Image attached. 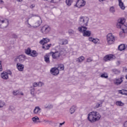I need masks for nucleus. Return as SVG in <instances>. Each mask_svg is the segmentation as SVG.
Returning a JSON list of instances; mask_svg holds the SVG:
<instances>
[{"mask_svg":"<svg viewBox=\"0 0 127 127\" xmlns=\"http://www.w3.org/2000/svg\"><path fill=\"white\" fill-rule=\"evenodd\" d=\"M33 87H37V86H38V83H37V82H34L33 83Z\"/></svg>","mask_w":127,"mask_h":127,"instance_id":"nucleus-49","label":"nucleus"},{"mask_svg":"<svg viewBox=\"0 0 127 127\" xmlns=\"http://www.w3.org/2000/svg\"><path fill=\"white\" fill-rule=\"evenodd\" d=\"M75 111H76V106H73L70 109V113L71 115H72V114H74V113H75Z\"/></svg>","mask_w":127,"mask_h":127,"instance_id":"nucleus-27","label":"nucleus"},{"mask_svg":"<svg viewBox=\"0 0 127 127\" xmlns=\"http://www.w3.org/2000/svg\"><path fill=\"white\" fill-rule=\"evenodd\" d=\"M124 79H125V77L124 76H121L120 78H116L114 80L115 85H117L119 86V85H121L124 81Z\"/></svg>","mask_w":127,"mask_h":127,"instance_id":"nucleus-9","label":"nucleus"},{"mask_svg":"<svg viewBox=\"0 0 127 127\" xmlns=\"http://www.w3.org/2000/svg\"><path fill=\"white\" fill-rule=\"evenodd\" d=\"M12 37H13V38H17V35L15 34H13L12 35Z\"/></svg>","mask_w":127,"mask_h":127,"instance_id":"nucleus-51","label":"nucleus"},{"mask_svg":"<svg viewBox=\"0 0 127 127\" xmlns=\"http://www.w3.org/2000/svg\"><path fill=\"white\" fill-rule=\"evenodd\" d=\"M58 69L59 70H60V71H63V70H64V64H60L59 65Z\"/></svg>","mask_w":127,"mask_h":127,"instance_id":"nucleus-35","label":"nucleus"},{"mask_svg":"<svg viewBox=\"0 0 127 127\" xmlns=\"http://www.w3.org/2000/svg\"><path fill=\"white\" fill-rule=\"evenodd\" d=\"M18 93H19L18 91H14L13 92V94L14 95V96H16L18 95Z\"/></svg>","mask_w":127,"mask_h":127,"instance_id":"nucleus-41","label":"nucleus"},{"mask_svg":"<svg viewBox=\"0 0 127 127\" xmlns=\"http://www.w3.org/2000/svg\"><path fill=\"white\" fill-rule=\"evenodd\" d=\"M85 4L86 1L84 0H77L76 4L74 5V6H76V7L80 8L81 7H83V6H85Z\"/></svg>","mask_w":127,"mask_h":127,"instance_id":"nucleus-7","label":"nucleus"},{"mask_svg":"<svg viewBox=\"0 0 127 127\" xmlns=\"http://www.w3.org/2000/svg\"><path fill=\"white\" fill-rule=\"evenodd\" d=\"M65 124V122H64L63 123H60V126H63Z\"/></svg>","mask_w":127,"mask_h":127,"instance_id":"nucleus-60","label":"nucleus"},{"mask_svg":"<svg viewBox=\"0 0 127 127\" xmlns=\"http://www.w3.org/2000/svg\"><path fill=\"white\" fill-rule=\"evenodd\" d=\"M50 55L52 56L53 59L58 60V61H61L64 59L66 55V50L62 49L60 51H56L54 52H51L49 54H47L44 57V59L46 63L49 64L50 63Z\"/></svg>","mask_w":127,"mask_h":127,"instance_id":"nucleus-1","label":"nucleus"},{"mask_svg":"<svg viewBox=\"0 0 127 127\" xmlns=\"http://www.w3.org/2000/svg\"><path fill=\"white\" fill-rule=\"evenodd\" d=\"M43 123H45V124H49V123H50V121L48 120H43Z\"/></svg>","mask_w":127,"mask_h":127,"instance_id":"nucleus-44","label":"nucleus"},{"mask_svg":"<svg viewBox=\"0 0 127 127\" xmlns=\"http://www.w3.org/2000/svg\"><path fill=\"white\" fill-rule=\"evenodd\" d=\"M2 71V66L1 65V61H0V72Z\"/></svg>","mask_w":127,"mask_h":127,"instance_id":"nucleus-46","label":"nucleus"},{"mask_svg":"<svg viewBox=\"0 0 127 127\" xmlns=\"http://www.w3.org/2000/svg\"><path fill=\"white\" fill-rule=\"evenodd\" d=\"M125 22H126V20L124 18H121L118 20L117 23V28H121L123 30L120 32V37L121 38H124L126 35L125 33H127V26L125 25Z\"/></svg>","mask_w":127,"mask_h":127,"instance_id":"nucleus-2","label":"nucleus"},{"mask_svg":"<svg viewBox=\"0 0 127 127\" xmlns=\"http://www.w3.org/2000/svg\"><path fill=\"white\" fill-rule=\"evenodd\" d=\"M27 24H29V19H28L27 18V21H26Z\"/></svg>","mask_w":127,"mask_h":127,"instance_id":"nucleus-59","label":"nucleus"},{"mask_svg":"<svg viewBox=\"0 0 127 127\" xmlns=\"http://www.w3.org/2000/svg\"><path fill=\"white\" fill-rule=\"evenodd\" d=\"M7 72H7V73L8 75H11V74H12V73L11 72V71L10 70H8Z\"/></svg>","mask_w":127,"mask_h":127,"instance_id":"nucleus-56","label":"nucleus"},{"mask_svg":"<svg viewBox=\"0 0 127 127\" xmlns=\"http://www.w3.org/2000/svg\"><path fill=\"white\" fill-rule=\"evenodd\" d=\"M126 48H127V45L124 44H121L118 47V49L120 51H123V50H125Z\"/></svg>","mask_w":127,"mask_h":127,"instance_id":"nucleus-20","label":"nucleus"},{"mask_svg":"<svg viewBox=\"0 0 127 127\" xmlns=\"http://www.w3.org/2000/svg\"><path fill=\"white\" fill-rule=\"evenodd\" d=\"M61 0H58L57 1H54V0H50L49 2H52L53 3H56V2H59V1H61Z\"/></svg>","mask_w":127,"mask_h":127,"instance_id":"nucleus-40","label":"nucleus"},{"mask_svg":"<svg viewBox=\"0 0 127 127\" xmlns=\"http://www.w3.org/2000/svg\"><path fill=\"white\" fill-rule=\"evenodd\" d=\"M74 30L73 29H69L68 31V33L69 34V35H73V34H74Z\"/></svg>","mask_w":127,"mask_h":127,"instance_id":"nucleus-38","label":"nucleus"},{"mask_svg":"<svg viewBox=\"0 0 127 127\" xmlns=\"http://www.w3.org/2000/svg\"><path fill=\"white\" fill-rule=\"evenodd\" d=\"M116 105L120 107H123V106H125V103H123L122 101H117Z\"/></svg>","mask_w":127,"mask_h":127,"instance_id":"nucleus-30","label":"nucleus"},{"mask_svg":"<svg viewBox=\"0 0 127 127\" xmlns=\"http://www.w3.org/2000/svg\"><path fill=\"white\" fill-rule=\"evenodd\" d=\"M17 1L20 2V1H22V0H17Z\"/></svg>","mask_w":127,"mask_h":127,"instance_id":"nucleus-62","label":"nucleus"},{"mask_svg":"<svg viewBox=\"0 0 127 127\" xmlns=\"http://www.w3.org/2000/svg\"><path fill=\"white\" fill-rule=\"evenodd\" d=\"M100 107H102V105H101L100 103H97L95 106V108H100Z\"/></svg>","mask_w":127,"mask_h":127,"instance_id":"nucleus-45","label":"nucleus"},{"mask_svg":"<svg viewBox=\"0 0 127 127\" xmlns=\"http://www.w3.org/2000/svg\"><path fill=\"white\" fill-rule=\"evenodd\" d=\"M91 34H92V32H91V31L87 30H86L83 32V33H82L83 36H84V37H90V36H91Z\"/></svg>","mask_w":127,"mask_h":127,"instance_id":"nucleus-16","label":"nucleus"},{"mask_svg":"<svg viewBox=\"0 0 127 127\" xmlns=\"http://www.w3.org/2000/svg\"><path fill=\"white\" fill-rule=\"evenodd\" d=\"M43 46H42V48L43 49H44L45 50H48V49H49V48H50V47H51L52 46V44H42Z\"/></svg>","mask_w":127,"mask_h":127,"instance_id":"nucleus-22","label":"nucleus"},{"mask_svg":"<svg viewBox=\"0 0 127 127\" xmlns=\"http://www.w3.org/2000/svg\"><path fill=\"white\" fill-rule=\"evenodd\" d=\"M38 55V54L36 52V51H33L31 53V55L30 56L32 57H37Z\"/></svg>","mask_w":127,"mask_h":127,"instance_id":"nucleus-26","label":"nucleus"},{"mask_svg":"<svg viewBox=\"0 0 127 127\" xmlns=\"http://www.w3.org/2000/svg\"><path fill=\"white\" fill-rule=\"evenodd\" d=\"M6 22L7 24H8V20H0V28H1V24Z\"/></svg>","mask_w":127,"mask_h":127,"instance_id":"nucleus-29","label":"nucleus"},{"mask_svg":"<svg viewBox=\"0 0 127 127\" xmlns=\"http://www.w3.org/2000/svg\"><path fill=\"white\" fill-rule=\"evenodd\" d=\"M51 30V28H50V26L45 25L41 28V32H42V33H43V34H48V33H49V32H50Z\"/></svg>","mask_w":127,"mask_h":127,"instance_id":"nucleus-6","label":"nucleus"},{"mask_svg":"<svg viewBox=\"0 0 127 127\" xmlns=\"http://www.w3.org/2000/svg\"><path fill=\"white\" fill-rule=\"evenodd\" d=\"M3 3H4L3 0H0V4H3Z\"/></svg>","mask_w":127,"mask_h":127,"instance_id":"nucleus-58","label":"nucleus"},{"mask_svg":"<svg viewBox=\"0 0 127 127\" xmlns=\"http://www.w3.org/2000/svg\"><path fill=\"white\" fill-rule=\"evenodd\" d=\"M104 0H99V1H104Z\"/></svg>","mask_w":127,"mask_h":127,"instance_id":"nucleus-64","label":"nucleus"},{"mask_svg":"<svg viewBox=\"0 0 127 127\" xmlns=\"http://www.w3.org/2000/svg\"><path fill=\"white\" fill-rule=\"evenodd\" d=\"M4 105H5V103L4 102L0 100V108H3L4 106Z\"/></svg>","mask_w":127,"mask_h":127,"instance_id":"nucleus-39","label":"nucleus"},{"mask_svg":"<svg viewBox=\"0 0 127 127\" xmlns=\"http://www.w3.org/2000/svg\"><path fill=\"white\" fill-rule=\"evenodd\" d=\"M33 16H37V15H34L33 14H32L31 15H30L29 16H28V19H30V18H31V17H33Z\"/></svg>","mask_w":127,"mask_h":127,"instance_id":"nucleus-42","label":"nucleus"},{"mask_svg":"<svg viewBox=\"0 0 127 127\" xmlns=\"http://www.w3.org/2000/svg\"><path fill=\"white\" fill-rule=\"evenodd\" d=\"M44 0L46 1H50V0Z\"/></svg>","mask_w":127,"mask_h":127,"instance_id":"nucleus-63","label":"nucleus"},{"mask_svg":"<svg viewBox=\"0 0 127 127\" xmlns=\"http://www.w3.org/2000/svg\"><path fill=\"white\" fill-rule=\"evenodd\" d=\"M0 76L2 79H4V80H7V78H8V73L5 71L2 72Z\"/></svg>","mask_w":127,"mask_h":127,"instance_id":"nucleus-18","label":"nucleus"},{"mask_svg":"<svg viewBox=\"0 0 127 127\" xmlns=\"http://www.w3.org/2000/svg\"><path fill=\"white\" fill-rule=\"evenodd\" d=\"M41 23H42V20H41V18H40V20H38L37 22L36 23V25L34 26V28L38 27L39 26H40L41 25Z\"/></svg>","mask_w":127,"mask_h":127,"instance_id":"nucleus-24","label":"nucleus"},{"mask_svg":"<svg viewBox=\"0 0 127 127\" xmlns=\"http://www.w3.org/2000/svg\"><path fill=\"white\" fill-rule=\"evenodd\" d=\"M100 102L101 105H102V104H103V103L104 102V100H100Z\"/></svg>","mask_w":127,"mask_h":127,"instance_id":"nucleus-61","label":"nucleus"},{"mask_svg":"<svg viewBox=\"0 0 127 127\" xmlns=\"http://www.w3.org/2000/svg\"><path fill=\"white\" fill-rule=\"evenodd\" d=\"M16 67L19 71H22L24 69V65L21 64L20 63H17L16 64Z\"/></svg>","mask_w":127,"mask_h":127,"instance_id":"nucleus-13","label":"nucleus"},{"mask_svg":"<svg viewBox=\"0 0 127 127\" xmlns=\"http://www.w3.org/2000/svg\"><path fill=\"white\" fill-rule=\"evenodd\" d=\"M42 85H43V83L42 82H39L38 83V86L39 87H42Z\"/></svg>","mask_w":127,"mask_h":127,"instance_id":"nucleus-50","label":"nucleus"},{"mask_svg":"<svg viewBox=\"0 0 127 127\" xmlns=\"http://www.w3.org/2000/svg\"><path fill=\"white\" fill-rule=\"evenodd\" d=\"M40 113H41V108L39 106L35 107L33 111L34 115H39Z\"/></svg>","mask_w":127,"mask_h":127,"instance_id":"nucleus-12","label":"nucleus"},{"mask_svg":"<svg viewBox=\"0 0 127 127\" xmlns=\"http://www.w3.org/2000/svg\"><path fill=\"white\" fill-rule=\"evenodd\" d=\"M87 27H85L84 26H81L77 28V30L82 34H83L84 32L85 31V30H87Z\"/></svg>","mask_w":127,"mask_h":127,"instance_id":"nucleus-15","label":"nucleus"},{"mask_svg":"<svg viewBox=\"0 0 127 127\" xmlns=\"http://www.w3.org/2000/svg\"><path fill=\"white\" fill-rule=\"evenodd\" d=\"M118 1H119V5L120 8L123 10L125 9V8H126V6H125V4H124V2L122 1V0H118Z\"/></svg>","mask_w":127,"mask_h":127,"instance_id":"nucleus-23","label":"nucleus"},{"mask_svg":"<svg viewBox=\"0 0 127 127\" xmlns=\"http://www.w3.org/2000/svg\"><path fill=\"white\" fill-rule=\"evenodd\" d=\"M104 61H111L114 59V55H108L104 57Z\"/></svg>","mask_w":127,"mask_h":127,"instance_id":"nucleus-11","label":"nucleus"},{"mask_svg":"<svg viewBox=\"0 0 127 127\" xmlns=\"http://www.w3.org/2000/svg\"><path fill=\"white\" fill-rule=\"evenodd\" d=\"M123 71H124V72H127V68H126V67H124V68H123Z\"/></svg>","mask_w":127,"mask_h":127,"instance_id":"nucleus-57","label":"nucleus"},{"mask_svg":"<svg viewBox=\"0 0 127 127\" xmlns=\"http://www.w3.org/2000/svg\"><path fill=\"white\" fill-rule=\"evenodd\" d=\"M68 41L67 39H59V44H60L61 45H66L68 44Z\"/></svg>","mask_w":127,"mask_h":127,"instance_id":"nucleus-14","label":"nucleus"},{"mask_svg":"<svg viewBox=\"0 0 127 127\" xmlns=\"http://www.w3.org/2000/svg\"><path fill=\"white\" fill-rule=\"evenodd\" d=\"M9 110H10V111H14V107H13V106H10Z\"/></svg>","mask_w":127,"mask_h":127,"instance_id":"nucleus-52","label":"nucleus"},{"mask_svg":"<svg viewBox=\"0 0 127 127\" xmlns=\"http://www.w3.org/2000/svg\"><path fill=\"white\" fill-rule=\"evenodd\" d=\"M53 105L50 104H47L45 105V109H52Z\"/></svg>","mask_w":127,"mask_h":127,"instance_id":"nucleus-31","label":"nucleus"},{"mask_svg":"<svg viewBox=\"0 0 127 127\" xmlns=\"http://www.w3.org/2000/svg\"><path fill=\"white\" fill-rule=\"evenodd\" d=\"M25 53L27 55H29V56H30L31 54V50H30V48H28L27 50H25Z\"/></svg>","mask_w":127,"mask_h":127,"instance_id":"nucleus-32","label":"nucleus"},{"mask_svg":"<svg viewBox=\"0 0 127 127\" xmlns=\"http://www.w3.org/2000/svg\"><path fill=\"white\" fill-rule=\"evenodd\" d=\"M112 72L114 73L115 74H120L121 73V70L114 68L112 70Z\"/></svg>","mask_w":127,"mask_h":127,"instance_id":"nucleus-28","label":"nucleus"},{"mask_svg":"<svg viewBox=\"0 0 127 127\" xmlns=\"http://www.w3.org/2000/svg\"><path fill=\"white\" fill-rule=\"evenodd\" d=\"M32 121L34 123V124H38L39 123H41L38 117L36 116L32 118Z\"/></svg>","mask_w":127,"mask_h":127,"instance_id":"nucleus-17","label":"nucleus"},{"mask_svg":"<svg viewBox=\"0 0 127 127\" xmlns=\"http://www.w3.org/2000/svg\"><path fill=\"white\" fill-rule=\"evenodd\" d=\"M123 95H126V96H127V90L123 89Z\"/></svg>","mask_w":127,"mask_h":127,"instance_id":"nucleus-47","label":"nucleus"},{"mask_svg":"<svg viewBox=\"0 0 127 127\" xmlns=\"http://www.w3.org/2000/svg\"><path fill=\"white\" fill-rule=\"evenodd\" d=\"M100 77L101 78H105V79H108V78H109V76L108 75V73H107L106 72H104V73L101 74L100 75Z\"/></svg>","mask_w":127,"mask_h":127,"instance_id":"nucleus-33","label":"nucleus"},{"mask_svg":"<svg viewBox=\"0 0 127 127\" xmlns=\"http://www.w3.org/2000/svg\"><path fill=\"white\" fill-rule=\"evenodd\" d=\"M110 12H112V13H115L116 12V10L115 9V7L112 6L110 8Z\"/></svg>","mask_w":127,"mask_h":127,"instance_id":"nucleus-37","label":"nucleus"},{"mask_svg":"<svg viewBox=\"0 0 127 127\" xmlns=\"http://www.w3.org/2000/svg\"><path fill=\"white\" fill-rule=\"evenodd\" d=\"M50 40L48 38H43L40 41V44H47Z\"/></svg>","mask_w":127,"mask_h":127,"instance_id":"nucleus-21","label":"nucleus"},{"mask_svg":"<svg viewBox=\"0 0 127 127\" xmlns=\"http://www.w3.org/2000/svg\"><path fill=\"white\" fill-rule=\"evenodd\" d=\"M65 3L68 6H70L71 4H72V0H66Z\"/></svg>","mask_w":127,"mask_h":127,"instance_id":"nucleus-36","label":"nucleus"},{"mask_svg":"<svg viewBox=\"0 0 127 127\" xmlns=\"http://www.w3.org/2000/svg\"><path fill=\"white\" fill-rule=\"evenodd\" d=\"M124 127H127V121H126L124 124Z\"/></svg>","mask_w":127,"mask_h":127,"instance_id":"nucleus-54","label":"nucleus"},{"mask_svg":"<svg viewBox=\"0 0 127 127\" xmlns=\"http://www.w3.org/2000/svg\"><path fill=\"white\" fill-rule=\"evenodd\" d=\"M50 72L52 75L56 76L59 74V69L57 67H53L51 68Z\"/></svg>","mask_w":127,"mask_h":127,"instance_id":"nucleus-10","label":"nucleus"},{"mask_svg":"<svg viewBox=\"0 0 127 127\" xmlns=\"http://www.w3.org/2000/svg\"><path fill=\"white\" fill-rule=\"evenodd\" d=\"M88 22H89V19L85 18L82 16L80 17L79 21V24H81V25L88 26Z\"/></svg>","mask_w":127,"mask_h":127,"instance_id":"nucleus-5","label":"nucleus"},{"mask_svg":"<svg viewBox=\"0 0 127 127\" xmlns=\"http://www.w3.org/2000/svg\"><path fill=\"white\" fill-rule=\"evenodd\" d=\"M27 25H28V27L29 28H34V26H31V25H30V24H27Z\"/></svg>","mask_w":127,"mask_h":127,"instance_id":"nucleus-48","label":"nucleus"},{"mask_svg":"<svg viewBox=\"0 0 127 127\" xmlns=\"http://www.w3.org/2000/svg\"><path fill=\"white\" fill-rule=\"evenodd\" d=\"M35 5L34 4H32L30 6V8H33V7H35Z\"/></svg>","mask_w":127,"mask_h":127,"instance_id":"nucleus-55","label":"nucleus"},{"mask_svg":"<svg viewBox=\"0 0 127 127\" xmlns=\"http://www.w3.org/2000/svg\"><path fill=\"white\" fill-rule=\"evenodd\" d=\"M85 60V57L83 56L79 57L76 60L77 62H78V63H82L83 61Z\"/></svg>","mask_w":127,"mask_h":127,"instance_id":"nucleus-25","label":"nucleus"},{"mask_svg":"<svg viewBox=\"0 0 127 127\" xmlns=\"http://www.w3.org/2000/svg\"><path fill=\"white\" fill-rule=\"evenodd\" d=\"M25 59H26V57L24 55H21L16 57L15 59V62H17V60H19L20 63H22L25 61Z\"/></svg>","mask_w":127,"mask_h":127,"instance_id":"nucleus-8","label":"nucleus"},{"mask_svg":"<svg viewBox=\"0 0 127 127\" xmlns=\"http://www.w3.org/2000/svg\"><path fill=\"white\" fill-rule=\"evenodd\" d=\"M92 61H93V59H92L91 58H89L87 59L86 62L90 63L92 62Z\"/></svg>","mask_w":127,"mask_h":127,"instance_id":"nucleus-43","label":"nucleus"},{"mask_svg":"<svg viewBox=\"0 0 127 127\" xmlns=\"http://www.w3.org/2000/svg\"><path fill=\"white\" fill-rule=\"evenodd\" d=\"M101 119L100 113L97 111H93L88 114L87 120L90 123H95Z\"/></svg>","mask_w":127,"mask_h":127,"instance_id":"nucleus-3","label":"nucleus"},{"mask_svg":"<svg viewBox=\"0 0 127 127\" xmlns=\"http://www.w3.org/2000/svg\"><path fill=\"white\" fill-rule=\"evenodd\" d=\"M88 40L89 41H91V42H93L94 44H97L99 41H100V40L98 38H93L92 37H89L88 38Z\"/></svg>","mask_w":127,"mask_h":127,"instance_id":"nucleus-19","label":"nucleus"},{"mask_svg":"<svg viewBox=\"0 0 127 127\" xmlns=\"http://www.w3.org/2000/svg\"><path fill=\"white\" fill-rule=\"evenodd\" d=\"M124 89L122 90H119V94H121L122 95H124Z\"/></svg>","mask_w":127,"mask_h":127,"instance_id":"nucleus-53","label":"nucleus"},{"mask_svg":"<svg viewBox=\"0 0 127 127\" xmlns=\"http://www.w3.org/2000/svg\"><path fill=\"white\" fill-rule=\"evenodd\" d=\"M30 91V93L32 94V95L33 96V97H34V92L35 91V89L34 88V87H31Z\"/></svg>","mask_w":127,"mask_h":127,"instance_id":"nucleus-34","label":"nucleus"},{"mask_svg":"<svg viewBox=\"0 0 127 127\" xmlns=\"http://www.w3.org/2000/svg\"><path fill=\"white\" fill-rule=\"evenodd\" d=\"M107 40L108 45L114 44V42H115V36L112 33H109L107 35Z\"/></svg>","mask_w":127,"mask_h":127,"instance_id":"nucleus-4","label":"nucleus"}]
</instances>
